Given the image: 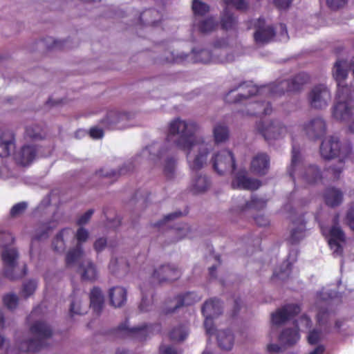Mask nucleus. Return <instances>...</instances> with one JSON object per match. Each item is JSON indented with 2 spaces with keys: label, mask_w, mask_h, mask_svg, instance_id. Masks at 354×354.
I'll use <instances>...</instances> for the list:
<instances>
[{
  "label": "nucleus",
  "mask_w": 354,
  "mask_h": 354,
  "mask_svg": "<svg viewBox=\"0 0 354 354\" xmlns=\"http://www.w3.org/2000/svg\"><path fill=\"white\" fill-rule=\"evenodd\" d=\"M218 346L226 351L231 350L234 344V335L230 329L219 330L216 334Z\"/></svg>",
  "instance_id": "obj_33"
},
{
  "label": "nucleus",
  "mask_w": 354,
  "mask_h": 354,
  "mask_svg": "<svg viewBox=\"0 0 354 354\" xmlns=\"http://www.w3.org/2000/svg\"><path fill=\"white\" fill-rule=\"evenodd\" d=\"M306 223L302 221L299 225L292 230L288 241L292 244L298 243L305 236Z\"/></svg>",
  "instance_id": "obj_39"
},
{
  "label": "nucleus",
  "mask_w": 354,
  "mask_h": 354,
  "mask_svg": "<svg viewBox=\"0 0 354 354\" xmlns=\"http://www.w3.org/2000/svg\"><path fill=\"white\" fill-rule=\"evenodd\" d=\"M68 231H70L68 228L63 229L55 236L52 242V248L55 252L62 253L65 250L66 245L64 240V234Z\"/></svg>",
  "instance_id": "obj_41"
},
{
  "label": "nucleus",
  "mask_w": 354,
  "mask_h": 354,
  "mask_svg": "<svg viewBox=\"0 0 354 354\" xmlns=\"http://www.w3.org/2000/svg\"><path fill=\"white\" fill-rule=\"evenodd\" d=\"M176 160L173 158H168L165 161L164 174L167 178H172L174 175Z\"/></svg>",
  "instance_id": "obj_46"
},
{
  "label": "nucleus",
  "mask_w": 354,
  "mask_h": 354,
  "mask_svg": "<svg viewBox=\"0 0 354 354\" xmlns=\"http://www.w3.org/2000/svg\"><path fill=\"white\" fill-rule=\"evenodd\" d=\"M266 200L262 198H259L256 195H252L250 201H246L244 205L239 207V209H237L236 211L242 212L243 211L250 209H262L266 207Z\"/></svg>",
  "instance_id": "obj_35"
},
{
  "label": "nucleus",
  "mask_w": 354,
  "mask_h": 354,
  "mask_svg": "<svg viewBox=\"0 0 354 354\" xmlns=\"http://www.w3.org/2000/svg\"><path fill=\"white\" fill-rule=\"evenodd\" d=\"M260 92L261 89L252 82H243L228 91L225 96V101L227 103H240Z\"/></svg>",
  "instance_id": "obj_7"
},
{
  "label": "nucleus",
  "mask_w": 354,
  "mask_h": 354,
  "mask_svg": "<svg viewBox=\"0 0 354 354\" xmlns=\"http://www.w3.org/2000/svg\"><path fill=\"white\" fill-rule=\"evenodd\" d=\"M211 162L214 171L220 176L232 174L236 170L235 158L230 150L218 151L212 158Z\"/></svg>",
  "instance_id": "obj_6"
},
{
  "label": "nucleus",
  "mask_w": 354,
  "mask_h": 354,
  "mask_svg": "<svg viewBox=\"0 0 354 354\" xmlns=\"http://www.w3.org/2000/svg\"><path fill=\"white\" fill-rule=\"evenodd\" d=\"M329 319V312L327 308H320L317 315V322L319 326L326 324Z\"/></svg>",
  "instance_id": "obj_53"
},
{
  "label": "nucleus",
  "mask_w": 354,
  "mask_h": 354,
  "mask_svg": "<svg viewBox=\"0 0 354 354\" xmlns=\"http://www.w3.org/2000/svg\"><path fill=\"white\" fill-rule=\"evenodd\" d=\"M131 121V115L126 112L110 111L107 113L102 122L111 129H124L129 126Z\"/></svg>",
  "instance_id": "obj_16"
},
{
  "label": "nucleus",
  "mask_w": 354,
  "mask_h": 354,
  "mask_svg": "<svg viewBox=\"0 0 354 354\" xmlns=\"http://www.w3.org/2000/svg\"><path fill=\"white\" fill-rule=\"evenodd\" d=\"M326 2L330 9L337 10L343 7L347 3V0H327Z\"/></svg>",
  "instance_id": "obj_58"
},
{
  "label": "nucleus",
  "mask_w": 354,
  "mask_h": 354,
  "mask_svg": "<svg viewBox=\"0 0 354 354\" xmlns=\"http://www.w3.org/2000/svg\"><path fill=\"white\" fill-rule=\"evenodd\" d=\"M195 16H205L209 11V6L199 0H194L192 6Z\"/></svg>",
  "instance_id": "obj_45"
},
{
  "label": "nucleus",
  "mask_w": 354,
  "mask_h": 354,
  "mask_svg": "<svg viewBox=\"0 0 354 354\" xmlns=\"http://www.w3.org/2000/svg\"><path fill=\"white\" fill-rule=\"evenodd\" d=\"M187 336V328L185 325L182 324L174 328L169 333V337L172 341L181 342L185 340Z\"/></svg>",
  "instance_id": "obj_44"
},
{
  "label": "nucleus",
  "mask_w": 354,
  "mask_h": 354,
  "mask_svg": "<svg viewBox=\"0 0 354 354\" xmlns=\"http://www.w3.org/2000/svg\"><path fill=\"white\" fill-rule=\"evenodd\" d=\"M301 312L298 304H288L277 309L271 314V321L274 325L279 326L291 319Z\"/></svg>",
  "instance_id": "obj_13"
},
{
  "label": "nucleus",
  "mask_w": 354,
  "mask_h": 354,
  "mask_svg": "<svg viewBox=\"0 0 354 354\" xmlns=\"http://www.w3.org/2000/svg\"><path fill=\"white\" fill-rule=\"evenodd\" d=\"M162 20V13L154 8L145 10L140 13L136 26H156Z\"/></svg>",
  "instance_id": "obj_21"
},
{
  "label": "nucleus",
  "mask_w": 354,
  "mask_h": 354,
  "mask_svg": "<svg viewBox=\"0 0 354 354\" xmlns=\"http://www.w3.org/2000/svg\"><path fill=\"white\" fill-rule=\"evenodd\" d=\"M3 302L8 309H15L18 304V297L15 294H7L3 297Z\"/></svg>",
  "instance_id": "obj_52"
},
{
  "label": "nucleus",
  "mask_w": 354,
  "mask_h": 354,
  "mask_svg": "<svg viewBox=\"0 0 354 354\" xmlns=\"http://www.w3.org/2000/svg\"><path fill=\"white\" fill-rule=\"evenodd\" d=\"M129 268V263L123 257L112 258L109 264V270L113 274L116 273L120 270H122L124 272Z\"/></svg>",
  "instance_id": "obj_38"
},
{
  "label": "nucleus",
  "mask_w": 354,
  "mask_h": 354,
  "mask_svg": "<svg viewBox=\"0 0 354 354\" xmlns=\"http://www.w3.org/2000/svg\"><path fill=\"white\" fill-rule=\"evenodd\" d=\"M321 338V332L317 329L310 330L308 335V342L315 345L319 342Z\"/></svg>",
  "instance_id": "obj_55"
},
{
  "label": "nucleus",
  "mask_w": 354,
  "mask_h": 354,
  "mask_svg": "<svg viewBox=\"0 0 354 354\" xmlns=\"http://www.w3.org/2000/svg\"><path fill=\"white\" fill-rule=\"evenodd\" d=\"M199 298L194 292H186L183 295H178L176 296L173 301H176L174 307L167 308L164 310L166 315L174 313L177 309L184 306H191L197 302ZM172 301V300H171Z\"/></svg>",
  "instance_id": "obj_22"
},
{
  "label": "nucleus",
  "mask_w": 354,
  "mask_h": 354,
  "mask_svg": "<svg viewBox=\"0 0 354 354\" xmlns=\"http://www.w3.org/2000/svg\"><path fill=\"white\" fill-rule=\"evenodd\" d=\"M209 186V180L205 176H198L193 180L191 191L194 194L205 192Z\"/></svg>",
  "instance_id": "obj_37"
},
{
  "label": "nucleus",
  "mask_w": 354,
  "mask_h": 354,
  "mask_svg": "<svg viewBox=\"0 0 354 354\" xmlns=\"http://www.w3.org/2000/svg\"><path fill=\"white\" fill-rule=\"evenodd\" d=\"M255 223L259 227H266L269 225L268 218L264 215H258L254 218Z\"/></svg>",
  "instance_id": "obj_62"
},
{
  "label": "nucleus",
  "mask_w": 354,
  "mask_h": 354,
  "mask_svg": "<svg viewBox=\"0 0 354 354\" xmlns=\"http://www.w3.org/2000/svg\"><path fill=\"white\" fill-rule=\"evenodd\" d=\"M160 352L161 354H178L177 351L171 346H160Z\"/></svg>",
  "instance_id": "obj_63"
},
{
  "label": "nucleus",
  "mask_w": 354,
  "mask_h": 354,
  "mask_svg": "<svg viewBox=\"0 0 354 354\" xmlns=\"http://www.w3.org/2000/svg\"><path fill=\"white\" fill-rule=\"evenodd\" d=\"M181 276V271L178 268L167 264L162 265L153 270L152 277L159 283L171 282L177 280Z\"/></svg>",
  "instance_id": "obj_17"
},
{
  "label": "nucleus",
  "mask_w": 354,
  "mask_h": 354,
  "mask_svg": "<svg viewBox=\"0 0 354 354\" xmlns=\"http://www.w3.org/2000/svg\"><path fill=\"white\" fill-rule=\"evenodd\" d=\"M256 129L267 141L279 139L287 132L286 127L277 121L270 122L268 124L259 122L257 124Z\"/></svg>",
  "instance_id": "obj_11"
},
{
  "label": "nucleus",
  "mask_w": 354,
  "mask_h": 354,
  "mask_svg": "<svg viewBox=\"0 0 354 354\" xmlns=\"http://www.w3.org/2000/svg\"><path fill=\"white\" fill-rule=\"evenodd\" d=\"M81 278L84 281H93L97 278V270L95 265L90 260H84L78 268Z\"/></svg>",
  "instance_id": "obj_25"
},
{
  "label": "nucleus",
  "mask_w": 354,
  "mask_h": 354,
  "mask_svg": "<svg viewBox=\"0 0 354 354\" xmlns=\"http://www.w3.org/2000/svg\"><path fill=\"white\" fill-rule=\"evenodd\" d=\"M129 170V167L124 165L118 169H108L105 168L97 170L93 176V178L98 180L104 185H111L116 181L121 176L125 175Z\"/></svg>",
  "instance_id": "obj_15"
},
{
  "label": "nucleus",
  "mask_w": 354,
  "mask_h": 354,
  "mask_svg": "<svg viewBox=\"0 0 354 354\" xmlns=\"http://www.w3.org/2000/svg\"><path fill=\"white\" fill-rule=\"evenodd\" d=\"M198 30L203 34L210 33L214 31L218 26V21L212 17H208L196 24Z\"/></svg>",
  "instance_id": "obj_36"
},
{
  "label": "nucleus",
  "mask_w": 354,
  "mask_h": 354,
  "mask_svg": "<svg viewBox=\"0 0 354 354\" xmlns=\"http://www.w3.org/2000/svg\"><path fill=\"white\" fill-rule=\"evenodd\" d=\"M348 225L354 231V208H351L346 215Z\"/></svg>",
  "instance_id": "obj_64"
},
{
  "label": "nucleus",
  "mask_w": 354,
  "mask_h": 354,
  "mask_svg": "<svg viewBox=\"0 0 354 354\" xmlns=\"http://www.w3.org/2000/svg\"><path fill=\"white\" fill-rule=\"evenodd\" d=\"M272 109L270 102H255L249 104L246 115L251 116L267 115L272 113Z\"/></svg>",
  "instance_id": "obj_30"
},
{
  "label": "nucleus",
  "mask_w": 354,
  "mask_h": 354,
  "mask_svg": "<svg viewBox=\"0 0 354 354\" xmlns=\"http://www.w3.org/2000/svg\"><path fill=\"white\" fill-rule=\"evenodd\" d=\"M15 148L14 134L10 131H4L0 137V157L9 156Z\"/></svg>",
  "instance_id": "obj_24"
},
{
  "label": "nucleus",
  "mask_w": 354,
  "mask_h": 354,
  "mask_svg": "<svg viewBox=\"0 0 354 354\" xmlns=\"http://www.w3.org/2000/svg\"><path fill=\"white\" fill-rule=\"evenodd\" d=\"M90 307L94 313L99 315L104 307V296L102 290L98 287H94L90 292Z\"/></svg>",
  "instance_id": "obj_29"
},
{
  "label": "nucleus",
  "mask_w": 354,
  "mask_h": 354,
  "mask_svg": "<svg viewBox=\"0 0 354 354\" xmlns=\"http://www.w3.org/2000/svg\"><path fill=\"white\" fill-rule=\"evenodd\" d=\"M141 289V293H142V300L139 305V309L141 312H146L149 310V306L152 304V293H149L150 298L148 296V294L142 290V288Z\"/></svg>",
  "instance_id": "obj_47"
},
{
  "label": "nucleus",
  "mask_w": 354,
  "mask_h": 354,
  "mask_svg": "<svg viewBox=\"0 0 354 354\" xmlns=\"http://www.w3.org/2000/svg\"><path fill=\"white\" fill-rule=\"evenodd\" d=\"M26 136L31 139H41V129L37 124L28 126L26 129Z\"/></svg>",
  "instance_id": "obj_48"
},
{
  "label": "nucleus",
  "mask_w": 354,
  "mask_h": 354,
  "mask_svg": "<svg viewBox=\"0 0 354 354\" xmlns=\"http://www.w3.org/2000/svg\"><path fill=\"white\" fill-rule=\"evenodd\" d=\"M291 3L292 0H274V4L279 10H286Z\"/></svg>",
  "instance_id": "obj_60"
},
{
  "label": "nucleus",
  "mask_w": 354,
  "mask_h": 354,
  "mask_svg": "<svg viewBox=\"0 0 354 354\" xmlns=\"http://www.w3.org/2000/svg\"><path fill=\"white\" fill-rule=\"evenodd\" d=\"M198 130V125L194 121H185L179 118L169 123L167 140L170 141L172 137L179 135V138L174 140V145L180 149L187 152V159L192 150L196 149L198 153L194 160H188L189 168L193 171L201 170L207 162L209 153L208 145L204 142H198L195 133Z\"/></svg>",
  "instance_id": "obj_1"
},
{
  "label": "nucleus",
  "mask_w": 354,
  "mask_h": 354,
  "mask_svg": "<svg viewBox=\"0 0 354 354\" xmlns=\"http://www.w3.org/2000/svg\"><path fill=\"white\" fill-rule=\"evenodd\" d=\"M352 145L348 140L340 142L337 137L330 136L322 140L320 146V154L324 159L330 160L335 157L339 158L340 166L330 167V171L335 178H338L343 170V162L345 160L351 157Z\"/></svg>",
  "instance_id": "obj_3"
},
{
  "label": "nucleus",
  "mask_w": 354,
  "mask_h": 354,
  "mask_svg": "<svg viewBox=\"0 0 354 354\" xmlns=\"http://www.w3.org/2000/svg\"><path fill=\"white\" fill-rule=\"evenodd\" d=\"M260 180L248 176L245 170L239 171L232 183L233 189H243L254 191L260 187Z\"/></svg>",
  "instance_id": "obj_19"
},
{
  "label": "nucleus",
  "mask_w": 354,
  "mask_h": 354,
  "mask_svg": "<svg viewBox=\"0 0 354 354\" xmlns=\"http://www.w3.org/2000/svg\"><path fill=\"white\" fill-rule=\"evenodd\" d=\"M89 135L93 139H100L103 137L104 131L102 129L95 127L90 129Z\"/></svg>",
  "instance_id": "obj_61"
},
{
  "label": "nucleus",
  "mask_w": 354,
  "mask_h": 354,
  "mask_svg": "<svg viewBox=\"0 0 354 354\" xmlns=\"http://www.w3.org/2000/svg\"><path fill=\"white\" fill-rule=\"evenodd\" d=\"M220 23L223 30H234L236 28L238 20L234 13L226 7L221 14Z\"/></svg>",
  "instance_id": "obj_32"
},
{
  "label": "nucleus",
  "mask_w": 354,
  "mask_h": 354,
  "mask_svg": "<svg viewBox=\"0 0 354 354\" xmlns=\"http://www.w3.org/2000/svg\"><path fill=\"white\" fill-rule=\"evenodd\" d=\"M37 288V282L35 280H29L24 283L22 288V295L27 298L32 295Z\"/></svg>",
  "instance_id": "obj_49"
},
{
  "label": "nucleus",
  "mask_w": 354,
  "mask_h": 354,
  "mask_svg": "<svg viewBox=\"0 0 354 354\" xmlns=\"http://www.w3.org/2000/svg\"><path fill=\"white\" fill-rule=\"evenodd\" d=\"M88 232L84 227H80L77 229L75 234L77 245L74 248L71 249L66 255V266L71 267L82 257L84 251L82 244L88 239Z\"/></svg>",
  "instance_id": "obj_10"
},
{
  "label": "nucleus",
  "mask_w": 354,
  "mask_h": 354,
  "mask_svg": "<svg viewBox=\"0 0 354 354\" xmlns=\"http://www.w3.org/2000/svg\"><path fill=\"white\" fill-rule=\"evenodd\" d=\"M203 316L217 317L223 312V306L220 299L212 298L205 302L202 309Z\"/></svg>",
  "instance_id": "obj_26"
},
{
  "label": "nucleus",
  "mask_w": 354,
  "mask_h": 354,
  "mask_svg": "<svg viewBox=\"0 0 354 354\" xmlns=\"http://www.w3.org/2000/svg\"><path fill=\"white\" fill-rule=\"evenodd\" d=\"M298 328H286L279 335V341L283 344L292 346L299 339Z\"/></svg>",
  "instance_id": "obj_34"
},
{
  "label": "nucleus",
  "mask_w": 354,
  "mask_h": 354,
  "mask_svg": "<svg viewBox=\"0 0 354 354\" xmlns=\"http://www.w3.org/2000/svg\"><path fill=\"white\" fill-rule=\"evenodd\" d=\"M205 317V321H204V327L205 328V331L207 335L212 336L215 333V328L213 323V319L214 317H209V316H204Z\"/></svg>",
  "instance_id": "obj_54"
},
{
  "label": "nucleus",
  "mask_w": 354,
  "mask_h": 354,
  "mask_svg": "<svg viewBox=\"0 0 354 354\" xmlns=\"http://www.w3.org/2000/svg\"><path fill=\"white\" fill-rule=\"evenodd\" d=\"M213 133L216 143L225 142L229 138L228 128L223 124H216L214 128Z\"/></svg>",
  "instance_id": "obj_42"
},
{
  "label": "nucleus",
  "mask_w": 354,
  "mask_h": 354,
  "mask_svg": "<svg viewBox=\"0 0 354 354\" xmlns=\"http://www.w3.org/2000/svg\"><path fill=\"white\" fill-rule=\"evenodd\" d=\"M288 173L294 183L297 178H301L309 185L315 184L322 179L321 170L317 166L312 165L304 168L299 149L295 145L292 146L291 164Z\"/></svg>",
  "instance_id": "obj_4"
},
{
  "label": "nucleus",
  "mask_w": 354,
  "mask_h": 354,
  "mask_svg": "<svg viewBox=\"0 0 354 354\" xmlns=\"http://www.w3.org/2000/svg\"><path fill=\"white\" fill-rule=\"evenodd\" d=\"M37 155V149L33 145H24L16 156V160L22 166L30 165Z\"/></svg>",
  "instance_id": "obj_27"
},
{
  "label": "nucleus",
  "mask_w": 354,
  "mask_h": 354,
  "mask_svg": "<svg viewBox=\"0 0 354 354\" xmlns=\"http://www.w3.org/2000/svg\"><path fill=\"white\" fill-rule=\"evenodd\" d=\"M69 312L71 316H73L74 315H82L84 313L81 310L80 302L74 299H73L71 303Z\"/></svg>",
  "instance_id": "obj_57"
},
{
  "label": "nucleus",
  "mask_w": 354,
  "mask_h": 354,
  "mask_svg": "<svg viewBox=\"0 0 354 354\" xmlns=\"http://www.w3.org/2000/svg\"><path fill=\"white\" fill-rule=\"evenodd\" d=\"M325 203L330 207H335L339 205L343 200L342 192L335 187H328L324 194Z\"/></svg>",
  "instance_id": "obj_31"
},
{
  "label": "nucleus",
  "mask_w": 354,
  "mask_h": 354,
  "mask_svg": "<svg viewBox=\"0 0 354 354\" xmlns=\"http://www.w3.org/2000/svg\"><path fill=\"white\" fill-rule=\"evenodd\" d=\"M346 236L344 231L339 226L333 225L328 233V245L333 253L337 256L343 254L342 243H345Z\"/></svg>",
  "instance_id": "obj_18"
},
{
  "label": "nucleus",
  "mask_w": 354,
  "mask_h": 354,
  "mask_svg": "<svg viewBox=\"0 0 354 354\" xmlns=\"http://www.w3.org/2000/svg\"><path fill=\"white\" fill-rule=\"evenodd\" d=\"M129 322V319H127L124 323L113 330V333L116 337L124 339L133 335V328L128 326Z\"/></svg>",
  "instance_id": "obj_43"
},
{
  "label": "nucleus",
  "mask_w": 354,
  "mask_h": 354,
  "mask_svg": "<svg viewBox=\"0 0 354 354\" xmlns=\"http://www.w3.org/2000/svg\"><path fill=\"white\" fill-rule=\"evenodd\" d=\"M331 99L329 89L323 84L315 86L308 94V101L311 107L322 109L328 105Z\"/></svg>",
  "instance_id": "obj_12"
},
{
  "label": "nucleus",
  "mask_w": 354,
  "mask_h": 354,
  "mask_svg": "<svg viewBox=\"0 0 354 354\" xmlns=\"http://www.w3.org/2000/svg\"><path fill=\"white\" fill-rule=\"evenodd\" d=\"M27 207L28 204L24 201L16 203L10 211V216L15 218L20 216L26 211Z\"/></svg>",
  "instance_id": "obj_51"
},
{
  "label": "nucleus",
  "mask_w": 354,
  "mask_h": 354,
  "mask_svg": "<svg viewBox=\"0 0 354 354\" xmlns=\"http://www.w3.org/2000/svg\"><path fill=\"white\" fill-rule=\"evenodd\" d=\"M151 325L143 324L140 326H134V341H145L151 331Z\"/></svg>",
  "instance_id": "obj_40"
},
{
  "label": "nucleus",
  "mask_w": 354,
  "mask_h": 354,
  "mask_svg": "<svg viewBox=\"0 0 354 354\" xmlns=\"http://www.w3.org/2000/svg\"><path fill=\"white\" fill-rule=\"evenodd\" d=\"M2 261L4 265V275L10 280L21 278L27 273V266L24 265L22 272L19 275L14 274V270L17 266V260L19 257L18 252L15 248H6L1 254Z\"/></svg>",
  "instance_id": "obj_9"
},
{
  "label": "nucleus",
  "mask_w": 354,
  "mask_h": 354,
  "mask_svg": "<svg viewBox=\"0 0 354 354\" xmlns=\"http://www.w3.org/2000/svg\"><path fill=\"white\" fill-rule=\"evenodd\" d=\"M310 81L309 75L306 73H299L293 77L281 81L271 88V92L275 95H282L286 92L300 91L304 86Z\"/></svg>",
  "instance_id": "obj_8"
},
{
  "label": "nucleus",
  "mask_w": 354,
  "mask_h": 354,
  "mask_svg": "<svg viewBox=\"0 0 354 354\" xmlns=\"http://www.w3.org/2000/svg\"><path fill=\"white\" fill-rule=\"evenodd\" d=\"M265 19L259 18L254 24V41L258 44H265L273 40L276 35L275 29L272 26H265Z\"/></svg>",
  "instance_id": "obj_14"
},
{
  "label": "nucleus",
  "mask_w": 354,
  "mask_h": 354,
  "mask_svg": "<svg viewBox=\"0 0 354 354\" xmlns=\"http://www.w3.org/2000/svg\"><path fill=\"white\" fill-rule=\"evenodd\" d=\"M304 131L309 138L317 140L325 136L326 124L322 118L317 117L305 124Z\"/></svg>",
  "instance_id": "obj_20"
},
{
  "label": "nucleus",
  "mask_w": 354,
  "mask_h": 354,
  "mask_svg": "<svg viewBox=\"0 0 354 354\" xmlns=\"http://www.w3.org/2000/svg\"><path fill=\"white\" fill-rule=\"evenodd\" d=\"M109 296L111 305L120 308L127 301V290L122 287L115 286L109 290Z\"/></svg>",
  "instance_id": "obj_28"
},
{
  "label": "nucleus",
  "mask_w": 354,
  "mask_h": 354,
  "mask_svg": "<svg viewBox=\"0 0 354 354\" xmlns=\"http://www.w3.org/2000/svg\"><path fill=\"white\" fill-rule=\"evenodd\" d=\"M94 211L92 209L87 210L84 214H82L77 221V224L80 226L85 225L88 222L91 218Z\"/></svg>",
  "instance_id": "obj_56"
},
{
  "label": "nucleus",
  "mask_w": 354,
  "mask_h": 354,
  "mask_svg": "<svg viewBox=\"0 0 354 354\" xmlns=\"http://www.w3.org/2000/svg\"><path fill=\"white\" fill-rule=\"evenodd\" d=\"M270 167V158L266 153H259L251 162L252 171L258 175H264Z\"/></svg>",
  "instance_id": "obj_23"
},
{
  "label": "nucleus",
  "mask_w": 354,
  "mask_h": 354,
  "mask_svg": "<svg viewBox=\"0 0 354 354\" xmlns=\"http://www.w3.org/2000/svg\"><path fill=\"white\" fill-rule=\"evenodd\" d=\"M106 243L107 241L106 239L99 238L95 241L93 248L97 252H100L106 248Z\"/></svg>",
  "instance_id": "obj_59"
},
{
  "label": "nucleus",
  "mask_w": 354,
  "mask_h": 354,
  "mask_svg": "<svg viewBox=\"0 0 354 354\" xmlns=\"http://www.w3.org/2000/svg\"><path fill=\"white\" fill-rule=\"evenodd\" d=\"M223 1L226 6H232L238 10L245 11L249 7L246 0H223Z\"/></svg>",
  "instance_id": "obj_50"
},
{
  "label": "nucleus",
  "mask_w": 354,
  "mask_h": 354,
  "mask_svg": "<svg viewBox=\"0 0 354 354\" xmlns=\"http://www.w3.org/2000/svg\"><path fill=\"white\" fill-rule=\"evenodd\" d=\"M30 331L34 338L23 341L19 348L25 352H37L47 346V340L53 335V330L47 323L37 321L30 326Z\"/></svg>",
  "instance_id": "obj_5"
},
{
  "label": "nucleus",
  "mask_w": 354,
  "mask_h": 354,
  "mask_svg": "<svg viewBox=\"0 0 354 354\" xmlns=\"http://www.w3.org/2000/svg\"><path fill=\"white\" fill-rule=\"evenodd\" d=\"M343 61H337L333 68V76L337 83V102L333 109V116L337 120H346L351 116L353 109L354 87L352 85H343L342 82L348 76V69L342 68Z\"/></svg>",
  "instance_id": "obj_2"
}]
</instances>
